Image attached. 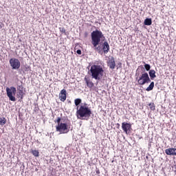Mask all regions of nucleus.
<instances>
[{
	"mask_svg": "<svg viewBox=\"0 0 176 176\" xmlns=\"http://www.w3.org/2000/svg\"><path fill=\"white\" fill-rule=\"evenodd\" d=\"M103 52L105 54L109 52V44H108V42H104L103 43Z\"/></svg>",
	"mask_w": 176,
	"mask_h": 176,
	"instance_id": "obj_13",
	"label": "nucleus"
},
{
	"mask_svg": "<svg viewBox=\"0 0 176 176\" xmlns=\"http://www.w3.org/2000/svg\"><path fill=\"white\" fill-rule=\"evenodd\" d=\"M165 153L169 156H176V148H170L165 150Z\"/></svg>",
	"mask_w": 176,
	"mask_h": 176,
	"instance_id": "obj_11",
	"label": "nucleus"
},
{
	"mask_svg": "<svg viewBox=\"0 0 176 176\" xmlns=\"http://www.w3.org/2000/svg\"><path fill=\"white\" fill-rule=\"evenodd\" d=\"M148 74L151 79H155V78H156V72H155V70H150Z\"/></svg>",
	"mask_w": 176,
	"mask_h": 176,
	"instance_id": "obj_14",
	"label": "nucleus"
},
{
	"mask_svg": "<svg viewBox=\"0 0 176 176\" xmlns=\"http://www.w3.org/2000/svg\"><path fill=\"white\" fill-rule=\"evenodd\" d=\"M144 67H145L146 70L150 71V69H151V65H149V64H145V65H144Z\"/></svg>",
	"mask_w": 176,
	"mask_h": 176,
	"instance_id": "obj_22",
	"label": "nucleus"
},
{
	"mask_svg": "<svg viewBox=\"0 0 176 176\" xmlns=\"http://www.w3.org/2000/svg\"><path fill=\"white\" fill-rule=\"evenodd\" d=\"M60 120H61V119H60V118H58L57 119V123H58H58H61V122H60Z\"/></svg>",
	"mask_w": 176,
	"mask_h": 176,
	"instance_id": "obj_25",
	"label": "nucleus"
},
{
	"mask_svg": "<svg viewBox=\"0 0 176 176\" xmlns=\"http://www.w3.org/2000/svg\"><path fill=\"white\" fill-rule=\"evenodd\" d=\"M89 72L92 79H95V80H101L104 76V67L100 65H92Z\"/></svg>",
	"mask_w": 176,
	"mask_h": 176,
	"instance_id": "obj_1",
	"label": "nucleus"
},
{
	"mask_svg": "<svg viewBox=\"0 0 176 176\" xmlns=\"http://www.w3.org/2000/svg\"><path fill=\"white\" fill-rule=\"evenodd\" d=\"M108 66L109 67V68H111V69H115V67H116V63H115V59L113 57L109 59Z\"/></svg>",
	"mask_w": 176,
	"mask_h": 176,
	"instance_id": "obj_12",
	"label": "nucleus"
},
{
	"mask_svg": "<svg viewBox=\"0 0 176 176\" xmlns=\"http://www.w3.org/2000/svg\"><path fill=\"white\" fill-rule=\"evenodd\" d=\"M148 106L150 109H151V111H155V104L150 103Z\"/></svg>",
	"mask_w": 176,
	"mask_h": 176,
	"instance_id": "obj_21",
	"label": "nucleus"
},
{
	"mask_svg": "<svg viewBox=\"0 0 176 176\" xmlns=\"http://www.w3.org/2000/svg\"><path fill=\"white\" fill-rule=\"evenodd\" d=\"M56 130L60 134H67L69 131V126L65 122L58 123L56 127Z\"/></svg>",
	"mask_w": 176,
	"mask_h": 176,
	"instance_id": "obj_4",
	"label": "nucleus"
},
{
	"mask_svg": "<svg viewBox=\"0 0 176 176\" xmlns=\"http://www.w3.org/2000/svg\"><path fill=\"white\" fill-rule=\"evenodd\" d=\"M59 98L60 101H65L67 100V90L65 89H62L60 94H59Z\"/></svg>",
	"mask_w": 176,
	"mask_h": 176,
	"instance_id": "obj_10",
	"label": "nucleus"
},
{
	"mask_svg": "<svg viewBox=\"0 0 176 176\" xmlns=\"http://www.w3.org/2000/svg\"><path fill=\"white\" fill-rule=\"evenodd\" d=\"M31 153L35 157H39V151L38 150H31Z\"/></svg>",
	"mask_w": 176,
	"mask_h": 176,
	"instance_id": "obj_15",
	"label": "nucleus"
},
{
	"mask_svg": "<svg viewBox=\"0 0 176 176\" xmlns=\"http://www.w3.org/2000/svg\"><path fill=\"white\" fill-rule=\"evenodd\" d=\"M77 54H82V51L80 50H78L76 51Z\"/></svg>",
	"mask_w": 176,
	"mask_h": 176,
	"instance_id": "obj_23",
	"label": "nucleus"
},
{
	"mask_svg": "<svg viewBox=\"0 0 176 176\" xmlns=\"http://www.w3.org/2000/svg\"><path fill=\"white\" fill-rule=\"evenodd\" d=\"M84 80L89 89H93V87H94V82L90 80V77L86 76L84 78Z\"/></svg>",
	"mask_w": 176,
	"mask_h": 176,
	"instance_id": "obj_9",
	"label": "nucleus"
},
{
	"mask_svg": "<svg viewBox=\"0 0 176 176\" xmlns=\"http://www.w3.org/2000/svg\"><path fill=\"white\" fill-rule=\"evenodd\" d=\"M2 28V25H1V23H0V30Z\"/></svg>",
	"mask_w": 176,
	"mask_h": 176,
	"instance_id": "obj_26",
	"label": "nucleus"
},
{
	"mask_svg": "<svg viewBox=\"0 0 176 176\" xmlns=\"http://www.w3.org/2000/svg\"><path fill=\"white\" fill-rule=\"evenodd\" d=\"M91 44L93 45L94 47H97L98 45H100V42H101V39L104 38V34L100 30H95L93 31L91 34Z\"/></svg>",
	"mask_w": 176,
	"mask_h": 176,
	"instance_id": "obj_3",
	"label": "nucleus"
},
{
	"mask_svg": "<svg viewBox=\"0 0 176 176\" xmlns=\"http://www.w3.org/2000/svg\"><path fill=\"white\" fill-rule=\"evenodd\" d=\"M152 25V19H146L144 20V25Z\"/></svg>",
	"mask_w": 176,
	"mask_h": 176,
	"instance_id": "obj_17",
	"label": "nucleus"
},
{
	"mask_svg": "<svg viewBox=\"0 0 176 176\" xmlns=\"http://www.w3.org/2000/svg\"><path fill=\"white\" fill-rule=\"evenodd\" d=\"M75 102V105H76V107H78V105H79V104H80V102H82V100L77 98L74 100Z\"/></svg>",
	"mask_w": 176,
	"mask_h": 176,
	"instance_id": "obj_19",
	"label": "nucleus"
},
{
	"mask_svg": "<svg viewBox=\"0 0 176 176\" xmlns=\"http://www.w3.org/2000/svg\"><path fill=\"white\" fill-rule=\"evenodd\" d=\"M17 90L14 87H10L6 88L7 96L8 97L10 101L14 102L16 101V93Z\"/></svg>",
	"mask_w": 176,
	"mask_h": 176,
	"instance_id": "obj_5",
	"label": "nucleus"
},
{
	"mask_svg": "<svg viewBox=\"0 0 176 176\" xmlns=\"http://www.w3.org/2000/svg\"><path fill=\"white\" fill-rule=\"evenodd\" d=\"M10 65L13 69H19L20 65H21L20 60L16 58H12L10 60Z\"/></svg>",
	"mask_w": 176,
	"mask_h": 176,
	"instance_id": "obj_7",
	"label": "nucleus"
},
{
	"mask_svg": "<svg viewBox=\"0 0 176 176\" xmlns=\"http://www.w3.org/2000/svg\"><path fill=\"white\" fill-rule=\"evenodd\" d=\"M76 116L78 119L82 120L86 119V118H90L91 116V110L89 108L87 103H82V105L77 107Z\"/></svg>",
	"mask_w": 176,
	"mask_h": 176,
	"instance_id": "obj_2",
	"label": "nucleus"
},
{
	"mask_svg": "<svg viewBox=\"0 0 176 176\" xmlns=\"http://www.w3.org/2000/svg\"><path fill=\"white\" fill-rule=\"evenodd\" d=\"M153 87H155V82H152L149 86L146 88V91H151V90H153Z\"/></svg>",
	"mask_w": 176,
	"mask_h": 176,
	"instance_id": "obj_16",
	"label": "nucleus"
},
{
	"mask_svg": "<svg viewBox=\"0 0 176 176\" xmlns=\"http://www.w3.org/2000/svg\"><path fill=\"white\" fill-rule=\"evenodd\" d=\"M149 82H151V78H149V75L148 73L142 74V75L139 77V79H138V85H141L142 86H144V85Z\"/></svg>",
	"mask_w": 176,
	"mask_h": 176,
	"instance_id": "obj_6",
	"label": "nucleus"
},
{
	"mask_svg": "<svg viewBox=\"0 0 176 176\" xmlns=\"http://www.w3.org/2000/svg\"><path fill=\"white\" fill-rule=\"evenodd\" d=\"M60 32L65 33V30L64 29V28L60 29Z\"/></svg>",
	"mask_w": 176,
	"mask_h": 176,
	"instance_id": "obj_24",
	"label": "nucleus"
},
{
	"mask_svg": "<svg viewBox=\"0 0 176 176\" xmlns=\"http://www.w3.org/2000/svg\"><path fill=\"white\" fill-rule=\"evenodd\" d=\"M122 129L124 133H126V134H129L130 131H131V124L127 122H122Z\"/></svg>",
	"mask_w": 176,
	"mask_h": 176,
	"instance_id": "obj_8",
	"label": "nucleus"
},
{
	"mask_svg": "<svg viewBox=\"0 0 176 176\" xmlns=\"http://www.w3.org/2000/svg\"><path fill=\"white\" fill-rule=\"evenodd\" d=\"M5 124H6V118H0V126H5Z\"/></svg>",
	"mask_w": 176,
	"mask_h": 176,
	"instance_id": "obj_18",
	"label": "nucleus"
},
{
	"mask_svg": "<svg viewBox=\"0 0 176 176\" xmlns=\"http://www.w3.org/2000/svg\"><path fill=\"white\" fill-rule=\"evenodd\" d=\"M19 95L21 96V98H23V96L24 95V91H23V88H21L19 89Z\"/></svg>",
	"mask_w": 176,
	"mask_h": 176,
	"instance_id": "obj_20",
	"label": "nucleus"
}]
</instances>
